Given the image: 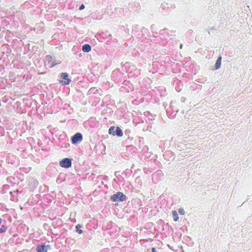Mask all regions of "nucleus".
I'll use <instances>...</instances> for the list:
<instances>
[{"instance_id": "20e7f679", "label": "nucleus", "mask_w": 252, "mask_h": 252, "mask_svg": "<svg viewBox=\"0 0 252 252\" xmlns=\"http://www.w3.org/2000/svg\"><path fill=\"white\" fill-rule=\"evenodd\" d=\"M62 80H59V83L63 85H69L71 81V79L68 78V74L66 72H62L59 75Z\"/></svg>"}, {"instance_id": "ddd939ff", "label": "nucleus", "mask_w": 252, "mask_h": 252, "mask_svg": "<svg viewBox=\"0 0 252 252\" xmlns=\"http://www.w3.org/2000/svg\"><path fill=\"white\" fill-rule=\"evenodd\" d=\"M83 227V225L80 224H78L76 225V231L78 234H82L83 233V230L81 228Z\"/></svg>"}, {"instance_id": "dca6fc26", "label": "nucleus", "mask_w": 252, "mask_h": 252, "mask_svg": "<svg viewBox=\"0 0 252 252\" xmlns=\"http://www.w3.org/2000/svg\"><path fill=\"white\" fill-rule=\"evenodd\" d=\"M98 91L99 90L96 89L95 88H92L89 90V93L90 94H96L98 93Z\"/></svg>"}, {"instance_id": "4be33fe9", "label": "nucleus", "mask_w": 252, "mask_h": 252, "mask_svg": "<svg viewBox=\"0 0 252 252\" xmlns=\"http://www.w3.org/2000/svg\"><path fill=\"white\" fill-rule=\"evenodd\" d=\"M18 192V190H16L15 191H10V194L11 195V197H14V194L16 193L17 192Z\"/></svg>"}, {"instance_id": "4468645a", "label": "nucleus", "mask_w": 252, "mask_h": 252, "mask_svg": "<svg viewBox=\"0 0 252 252\" xmlns=\"http://www.w3.org/2000/svg\"><path fill=\"white\" fill-rule=\"evenodd\" d=\"M172 214L173 215V220L174 221H177L178 220L179 217L178 214L176 211H173L172 212Z\"/></svg>"}, {"instance_id": "423d86ee", "label": "nucleus", "mask_w": 252, "mask_h": 252, "mask_svg": "<svg viewBox=\"0 0 252 252\" xmlns=\"http://www.w3.org/2000/svg\"><path fill=\"white\" fill-rule=\"evenodd\" d=\"M60 166L64 168H68L72 165V159L66 158L60 161Z\"/></svg>"}, {"instance_id": "39448f33", "label": "nucleus", "mask_w": 252, "mask_h": 252, "mask_svg": "<svg viewBox=\"0 0 252 252\" xmlns=\"http://www.w3.org/2000/svg\"><path fill=\"white\" fill-rule=\"evenodd\" d=\"M83 140V135L80 132H77L74 134L71 138L72 144L77 145L81 142Z\"/></svg>"}, {"instance_id": "6ab92c4d", "label": "nucleus", "mask_w": 252, "mask_h": 252, "mask_svg": "<svg viewBox=\"0 0 252 252\" xmlns=\"http://www.w3.org/2000/svg\"><path fill=\"white\" fill-rule=\"evenodd\" d=\"M10 187L8 185H4L2 186V190H6L9 189Z\"/></svg>"}, {"instance_id": "f03ea898", "label": "nucleus", "mask_w": 252, "mask_h": 252, "mask_svg": "<svg viewBox=\"0 0 252 252\" xmlns=\"http://www.w3.org/2000/svg\"><path fill=\"white\" fill-rule=\"evenodd\" d=\"M127 197L123 192L118 191L112 195L110 200L112 202H123L126 200Z\"/></svg>"}, {"instance_id": "473e14b6", "label": "nucleus", "mask_w": 252, "mask_h": 252, "mask_svg": "<svg viewBox=\"0 0 252 252\" xmlns=\"http://www.w3.org/2000/svg\"><path fill=\"white\" fill-rule=\"evenodd\" d=\"M182 46H183V45H182V44H181V45H180V48H181L182 47Z\"/></svg>"}, {"instance_id": "7c9ffc66", "label": "nucleus", "mask_w": 252, "mask_h": 252, "mask_svg": "<svg viewBox=\"0 0 252 252\" xmlns=\"http://www.w3.org/2000/svg\"><path fill=\"white\" fill-rule=\"evenodd\" d=\"M27 3H29V2L28 1H26L25 2V4H26V5H27Z\"/></svg>"}, {"instance_id": "5701e85b", "label": "nucleus", "mask_w": 252, "mask_h": 252, "mask_svg": "<svg viewBox=\"0 0 252 252\" xmlns=\"http://www.w3.org/2000/svg\"><path fill=\"white\" fill-rule=\"evenodd\" d=\"M130 130L129 129H126L125 131V135H127L128 136H129V134L130 133ZM129 137H128L129 138Z\"/></svg>"}, {"instance_id": "a878e982", "label": "nucleus", "mask_w": 252, "mask_h": 252, "mask_svg": "<svg viewBox=\"0 0 252 252\" xmlns=\"http://www.w3.org/2000/svg\"><path fill=\"white\" fill-rule=\"evenodd\" d=\"M140 29V27L139 26V25H135L134 28H133V29L135 31H137L139 29Z\"/></svg>"}, {"instance_id": "bb28decb", "label": "nucleus", "mask_w": 252, "mask_h": 252, "mask_svg": "<svg viewBox=\"0 0 252 252\" xmlns=\"http://www.w3.org/2000/svg\"><path fill=\"white\" fill-rule=\"evenodd\" d=\"M167 5L168 4H161V7L162 8V9H164V8H165V7H166V5Z\"/></svg>"}, {"instance_id": "6e6552de", "label": "nucleus", "mask_w": 252, "mask_h": 252, "mask_svg": "<svg viewBox=\"0 0 252 252\" xmlns=\"http://www.w3.org/2000/svg\"><path fill=\"white\" fill-rule=\"evenodd\" d=\"M178 112V109L173 110L172 105H170V107L166 110L167 115L170 118H175Z\"/></svg>"}, {"instance_id": "cd10ccee", "label": "nucleus", "mask_w": 252, "mask_h": 252, "mask_svg": "<svg viewBox=\"0 0 252 252\" xmlns=\"http://www.w3.org/2000/svg\"><path fill=\"white\" fill-rule=\"evenodd\" d=\"M155 27V25H152L151 27V30L153 32V31L154 30V28Z\"/></svg>"}, {"instance_id": "c756f323", "label": "nucleus", "mask_w": 252, "mask_h": 252, "mask_svg": "<svg viewBox=\"0 0 252 252\" xmlns=\"http://www.w3.org/2000/svg\"><path fill=\"white\" fill-rule=\"evenodd\" d=\"M152 252H157V250L155 248L153 247L152 248Z\"/></svg>"}, {"instance_id": "b1692460", "label": "nucleus", "mask_w": 252, "mask_h": 252, "mask_svg": "<svg viewBox=\"0 0 252 252\" xmlns=\"http://www.w3.org/2000/svg\"><path fill=\"white\" fill-rule=\"evenodd\" d=\"M179 213L182 215L185 214V211L183 209H180L179 210Z\"/></svg>"}, {"instance_id": "c85d7f7f", "label": "nucleus", "mask_w": 252, "mask_h": 252, "mask_svg": "<svg viewBox=\"0 0 252 252\" xmlns=\"http://www.w3.org/2000/svg\"><path fill=\"white\" fill-rule=\"evenodd\" d=\"M146 31H147V29L145 28H143L142 29H141V31L142 32H145Z\"/></svg>"}, {"instance_id": "412c9836", "label": "nucleus", "mask_w": 252, "mask_h": 252, "mask_svg": "<svg viewBox=\"0 0 252 252\" xmlns=\"http://www.w3.org/2000/svg\"><path fill=\"white\" fill-rule=\"evenodd\" d=\"M167 30V29H164L160 30L159 34L162 35V34H164L166 32Z\"/></svg>"}, {"instance_id": "9b49d317", "label": "nucleus", "mask_w": 252, "mask_h": 252, "mask_svg": "<svg viewBox=\"0 0 252 252\" xmlns=\"http://www.w3.org/2000/svg\"><path fill=\"white\" fill-rule=\"evenodd\" d=\"M221 57L220 56L217 59L215 64V69L217 70L219 69L221 65Z\"/></svg>"}, {"instance_id": "f8f14e48", "label": "nucleus", "mask_w": 252, "mask_h": 252, "mask_svg": "<svg viewBox=\"0 0 252 252\" xmlns=\"http://www.w3.org/2000/svg\"><path fill=\"white\" fill-rule=\"evenodd\" d=\"M91 46L89 44H85L82 46V51L84 52L88 53L91 50Z\"/></svg>"}, {"instance_id": "f3484780", "label": "nucleus", "mask_w": 252, "mask_h": 252, "mask_svg": "<svg viewBox=\"0 0 252 252\" xmlns=\"http://www.w3.org/2000/svg\"><path fill=\"white\" fill-rule=\"evenodd\" d=\"M15 180V177L13 176H9L7 178L6 180L8 183H12L14 182Z\"/></svg>"}, {"instance_id": "72a5a7b5", "label": "nucleus", "mask_w": 252, "mask_h": 252, "mask_svg": "<svg viewBox=\"0 0 252 252\" xmlns=\"http://www.w3.org/2000/svg\"><path fill=\"white\" fill-rule=\"evenodd\" d=\"M34 0V1H37V0Z\"/></svg>"}, {"instance_id": "0eeeda50", "label": "nucleus", "mask_w": 252, "mask_h": 252, "mask_svg": "<svg viewBox=\"0 0 252 252\" xmlns=\"http://www.w3.org/2000/svg\"><path fill=\"white\" fill-rule=\"evenodd\" d=\"M28 185L31 189H34L37 187L38 185V181L36 179L32 177H30L28 179Z\"/></svg>"}, {"instance_id": "a211bd4d", "label": "nucleus", "mask_w": 252, "mask_h": 252, "mask_svg": "<svg viewBox=\"0 0 252 252\" xmlns=\"http://www.w3.org/2000/svg\"><path fill=\"white\" fill-rule=\"evenodd\" d=\"M6 229L7 227L4 225H2L0 227V233L5 232Z\"/></svg>"}, {"instance_id": "aec40b11", "label": "nucleus", "mask_w": 252, "mask_h": 252, "mask_svg": "<svg viewBox=\"0 0 252 252\" xmlns=\"http://www.w3.org/2000/svg\"><path fill=\"white\" fill-rule=\"evenodd\" d=\"M129 81H127L126 80V77L125 78V79L123 80L122 81V84H124V85H126L127 86L128 84H129Z\"/></svg>"}, {"instance_id": "2eb2a0df", "label": "nucleus", "mask_w": 252, "mask_h": 252, "mask_svg": "<svg viewBox=\"0 0 252 252\" xmlns=\"http://www.w3.org/2000/svg\"><path fill=\"white\" fill-rule=\"evenodd\" d=\"M31 170V167H28V168H25V167H22V168H20V171L21 172H25V173H28L30 171V170Z\"/></svg>"}, {"instance_id": "7ed1b4c3", "label": "nucleus", "mask_w": 252, "mask_h": 252, "mask_svg": "<svg viewBox=\"0 0 252 252\" xmlns=\"http://www.w3.org/2000/svg\"><path fill=\"white\" fill-rule=\"evenodd\" d=\"M108 133L109 134L119 137L123 135V131L119 126H111L108 130Z\"/></svg>"}, {"instance_id": "393cba45", "label": "nucleus", "mask_w": 252, "mask_h": 252, "mask_svg": "<svg viewBox=\"0 0 252 252\" xmlns=\"http://www.w3.org/2000/svg\"><path fill=\"white\" fill-rule=\"evenodd\" d=\"M85 5H84V4H82L80 6V7H79V10H83V9L85 8Z\"/></svg>"}, {"instance_id": "9d476101", "label": "nucleus", "mask_w": 252, "mask_h": 252, "mask_svg": "<svg viewBox=\"0 0 252 252\" xmlns=\"http://www.w3.org/2000/svg\"><path fill=\"white\" fill-rule=\"evenodd\" d=\"M170 157L168 160H173L174 159L175 156L173 154L172 152L170 151H167L164 153L163 157L165 158H166L167 156H169Z\"/></svg>"}, {"instance_id": "1a4fd4ad", "label": "nucleus", "mask_w": 252, "mask_h": 252, "mask_svg": "<svg viewBox=\"0 0 252 252\" xmlns=\"http://www.w3.org/2000/svg\"><path fill=\"white\" fill-rule=\"evenodd\" d=\"M51 247L49 245H38L36 247L37 252H47Z\"/></svg>"}, {"instance_id": "f257e3e1", "label": "nucleus", "mask_w": 252, "mask_h": 252, "mask_svg": "<svg viewBox=\"0 0 252 252\" xmlns=\"http://www.w3.org/2000/svg\"><path fill=\"white\" fill-rule=\"evenodd\" d=\"M111 77L116 84L120 85L123 80L125 79L126 76L124 73L120 71V69L118 68L113 71Z\"/></svg>"}, {"instance_id": "2f4dec72", "label": "nucleus", "mask_w": 252, "mask_h": 252, "mask_svg": "<svg viewBox=\"0 0 252 252\" xmlns=\"http://www.w3.org/2000/svg\"><path fill=\"white\" fill-rule=\"evenodd\" d=\"M2 222V219L0 218V224Z\"/></svg>"}]
</instances>
